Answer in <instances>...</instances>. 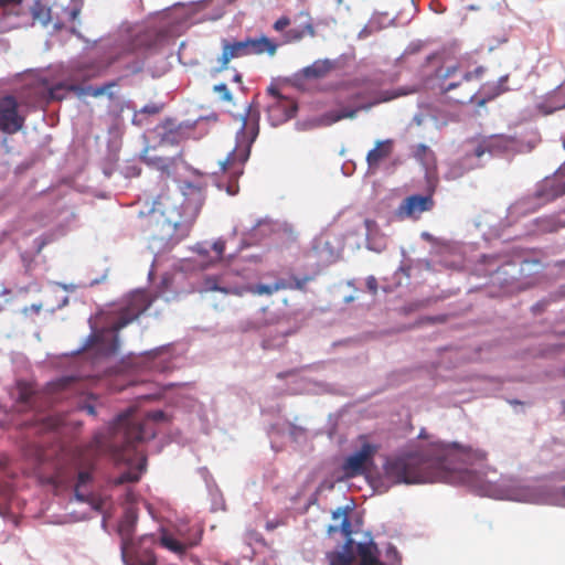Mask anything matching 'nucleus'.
Returning a JSON list of instances; mask_svg holds the SVG:
<instances>
[{
  "mask_svg": "<svg viewBox=\"0 0 565 565\" xmlns=\"http://www.w3.org/2000/svg\"><path fill=\"white\" fill-rule=\"evenodd\" d=\"M418 437L419 438H426L427 437L424 429L419 433Z\"/></svg>",
  "mask_w": 565,
  "mask_h": 565,
  "instance_id": "52",
  "label": "nucleus"
},
{
  "mask_svg": "<svg viewBox=\"0 0 565 565\" xmlns=\"http://www.w3.org/2000/svg\"><path fill=\"white\" fill-rule=\"evenodd\" d=\"M78 14H79V9H73V10L71 11V14H70V15H71V18H72L73 20H75V19L78 17Z\"/></svg>",
  "mask_w": 565,
  "mask_h": 565,
  "instance_id": "51",
  "label": "nucleus"
},
{
  "mask_svg": "<svg viewBox=\"0 0 565 565\" xmlns=\"http://www.w3.org/2000/svg\"><path fill=\"white\" fill-rule=\"evenodd\" d=\"M209 289L211 290H218L224 294H235V295H242V290L238 288H227V287H220L216 282L213 285L209 284Z\"/></svg>",
  "mask_w": 565,
  "mask_h": 565,
  "instance_id": "39",
  "label": "nucleus"
},
{
  "mask_svg": "<svg viewBox=\"0 0 565 565\" xmlns=\"http://www.w3.org/2000/svg\"><path fill=\"white\" fill-rule=\"evenodd\" d=\"M92 480L90 470H82L78 472L77 482L75 484V495L79 501L90 502L96 510L102 509L100 502H97L95 498H90L82 492V488Z\"/></svg>",
  "mask_w": 565,
  "mask_h": 565,
  "instance_id": "26",
  "label": "nucleus"
},
{
  "mask_svg": "<svg viewBox=\"0 0 565 565\" xmlns=\"http://www.w3.org/2000/svg\"><path fill=\"white\" fill-rule=\"evenodd\" d=\"M84 411H86L89 415H95L96 412H95V407L93 405H85L83 407Z\"/></svg>",
  "mask_w": 565,
  "mask_h": 565,
  "instance_id": "49",
  "label": "nucleus"
},
{
  "mask_svg": "<svg viewBox=\"0 0 565 565\" xmlns=\"http://www.w3.org/2000/svg\"><path fill=\"white\" fill-rule=\"evenodd\" d=\"M163 417L164 413L161 411L149 413L148 417L141 422L134 419L130 412L120 414L110 424L107 434L96 433L94 435L87 445L85 456L93 460L102 454L111 452L118 460L129 461L132 456L137 455L138 443L156 436L150 422H159Z\"/></svg>",
  "mask_w": 565,
  "mask_h": 565,
  "instance_id": "2",
  "label": "nucleus"
},
{
  "mask_svg": "<svg viewBox=\"0 0 565 565\" xmlns=\"http://www.w3.org/2000/svg\"><path fill=\"white\" fill-rule=\"evenodd\" d=\"M334 520L341 519L340 527L330 525L328 527L329 533L337 532L340 530L348 539L343 545L342 552H331L328 554L330 565H353L354 555L352 551L353 540L350 537L352 534V525L349 520L348 513L338 509L332 513Z\"/></svg>",
  "mask_w": 565,
  "mask_h": 565,
  "instance_id": "8",
  "label": "nucleus"
},
{
  "mask_svg": "<svg viewBox=\"0 0 565 565\" xmlns=\"http://www.w3.org/2000/svg\"><path fill=\"white\" fill-rule=\"evenodd\" d=\"M419 44L417 45H411L406 51H405V56H407L408 54H412V53H415L418 49H419Z\"/></svg>",
  "mask_w": 565,
  "mask_h": 565,
  "instance_id": "48",
  "label": "nucleus"
},
{
  "mask_svg": "<svg viewBox=\"0 0 565 565\" xmlns=\"http://www.w3.org/2000/svg\"><path fill=\"white\" fill-rule=\"evenodd\" d=\"M212 248L216 254V258L221 259L225 250V242L222 239H217L216 242L213 243Z\"/></svg>",
  "mask_w": 565,
  "mask_h": 565,
  "instance_id": "41",
  "label": "nucleus"
},
{
  "mask_svg": "<svg viewBox=\"0 0 565 565\" xmlns=\"http://www.w3.org/2000/svg\"><path fill=\"white\" fill-rule=\"evenodd\" d=\"M471 73V79L475 77V78H479L482 76V74L484 73V68L482 66H479L477 68H475Z\"/></svg>",
  "mask_w": 565,
  "mask_h": 565,
  "instance_id": "45",
  "label": "nucleus"
},
{
  "mask_svg": "<svg viewBox=\"0 0 565 565\" xmlns=\"http://www.w3.org/2000/svg\"><path fill=\"white\" fill-rule=\"evenodd\" d=\"M145 468H146V458L145 457H139L138 458V465L136 468L134 469H129L122 473H120L116 479H115V484H124V483H129V482H137L139 481L142 472L145 471Z\"/></svg>",
  "mask_w": 565,
  "mask_h": 565,
  "instance_id": "30",
  "label": "nucleus"
},
{
  "mask_svg": "<svg viewBox=\"0 0 565 565\" xmlns=\"http://www.w3.org/2000/svg\"><path fill=\"white\" fill-rule=\"evenodd\" d=\"M264 348H265V349L270 348V344H269L267 341H265V342H264Z\"/></svg>",
  "mask_w": 565,
  "mask_h": 565,
  "instance_id": "54",
  "label": "nucleus"
},
{
  "mask_svg": "<svg viewBox=\"0 0 565 565\" xmlns=\"http://www.w3.org/2000/svg\"><path fill=\"white\" fill-rule=\"evenodd\" d=\"M509 79V75L501 76L497 82H487L481 85L478 90V97L470 92H466L463 95L459 97H455L454 99L458 103H463V98H469V100H473L477 98L476 104L478 106H484L487 103L495 99L503 93L509 90L507 86Z\"/></svg>",
  "mask_w": 565,
  "mask_h": 565,
  "instance_id": "13",
  "label": "nucleus"
},
{
  "mask_svg": "<svg viewBox=\"0 0 565 565\" xmlns=\"http://www.w3.org/2000/svg\"><path fill=\"white\" fill-rule=\"evenodd\" d=\"M390 551H392L394 554H396V553H397V551H396V548H395L394 546H391V547H390Z\"/></svg>",
  "mask_w": 565,
  "mask_h": 565,
  "instance_id": "55",
  "label": "nucleus"
},
{
  "mask_svg": "<svg viewBox=\"0 0 565 565\" xmlns=\"http://www.w3.org/2000/svg\"><path fill=\"white\" fill-rule=\"evenodd\" d=\"M305 33H308L310 35L315 34V29L311 23H307L302 30L290 29L286 33V38L288 41H299L303 38Z\"/></svg>",
  "mask_w": 565,
  "mask_h": 565,
  "instance_id": "36",
  "label": "nucleus"
},
{
  "mask_svg": "<svg viewBox=\"0 0 565 565\" xmlns=\"http://www.w3.org/2000/svg\"><path fill=\"white\" fill-rule=\"evenodd\" d=\"M233 82H235V83H237V84H243V77H242V74L236 73V74L233 76Z\"/></svg>",
  "mask_w": 565,
  "mask_h": 565,
  "instance_id": "50",
  "label": "nucleus"
},
{
  "mask_svg": "<svg viewBox=\"0 0 565 565\" xmlns=\"http://www.w3.org/2000/svg\"><path fill=\"white\" fill-rule=\"evenodd\" d=\"M469 10H481L500 6L504 0H462Z\"/></svg>",
  "mask_w": 565,
  "mask_h": 565,
  "instance_id": "35",
  "label": "nucleus"
},
{
  "mask_svg": "<svg viewBox=\"0 0 565 565\" xmlns=\"http://www.w3.org/2000/svg\"><path fill=\"white\" fill-rule=\"evenodd\" d=\"M431 195H411L403 200L397 209V215L402 218L418 220L424 212L434 207Z\"/></svg>",
  "mask_w": 565,
  "mask_h": 565,
  "instance_id": "15",
  "label": "nucleus"
},
{
  "mask_svg": "<svg viewBox=\"0 0 565 565\" xmlns=\"http://www.w3.org/2000/svg\"><path fill=\"white\" fill-rule=\"evenodd\" d=\"M333 68L329 60H318L301 71V76L306 79H320L326 77Z\"/></svg>",
  "mask_w": 565,
  "mask_h": 565,
  "instance_id": "25",
  "label": "nucleus"
},
{
  "mask_svg": "<svg viewBox=\"0 0 565 565\" xmlns=\"http://www.w3.org/2000/svg\"><path fill=\"white\" fill-rule=\"evenodd\" d=\"M108 97H109V98H113V97H114V94H113V93H108Z\"/></svg>",
  "mask_w": 565,
  "mask_h": 565,
  "instance_id": "56",
  "label": "nucleus"
},
{
  "mask_svg": "<svg viewBox=\"0 0 565 565\" xmlns=\"http://www.w3.org/2000/svg\"><path fill=\"white\" fill-rule=\"evenodd\" d=\"M131 73H138L142 70V63L140 61H134L132 65L128 67Z\"/></svg>",
  "mask_w": 565,
  "mask_h": 565,
  "instance_id": "44",
  "label": "nucleus"
},
{
  "mask_svg": "<svg viewBox=\"0 0 565 565\" xmlns=\"http://www.w3.org/2000/svg\"><path fill=\"white\" fill-rule=\"evenodd\" d=\"M116 85V82H108L97 87L72 84L67 88L68 90L74 92L77 96L90 95L93 97H99L106 94L110 88L115 87Z\"/></svg>",
  "mask_w": 565,
  "mask_h": 565,
  "instance_id": "28",
  "label": "nucleus"
},
{
  "mask_svg": "<svg viewBox=\"0 0 565 565\" xmlns=\"http://www.w3.org/2000/svg\"><path fill=\"white\" fill-rule=\"evenodd\" d=\"M394 150V140L385 139L375 142V147L371 149L366 154V162L369 169L376 170L380 163L390 158Z\"/></svg>",
  "mask_w": 565,
  "mask_h": 565,
  "instance_id": "20",
  "label": "nucleus"
},
{
  "mask_svg": "<svg viewBox=\"0 0 565 565\" xmlns=\"http://www.w3.org/2000/svg\"><path fill=\"white\" fill-rule=\"evenodd\" d=\"M199 185L184 183L180 193H160L145 217L143 226L152 239L173 246L189 236L204 203Z\"/></svg>",
  "mask_w": 565,
  "mask_h": 565,
  "instance_id": "1",
  "label": "nucleus"
},
{
  "mask_svg": "<svg viewBox=\"0 0 565 565\" xmlns=\"http://www.w3.org/2000/svg\"><path fill=\"white\" fill-rule=\"evenodd\" d=\"M413 156L417 161L425 166H429L435 161L434 152L423 143L416 145L413 148Z\"/></svg>",
  "mask_w": 565,
  "mask_h": 565,
  "instance_id": "33",
  "label": "nucleus"
},
{
  "mask_svg": "<svg viewBox=\"0 0 565 565\" xmlns=\"http://www.w3.org/2000/svg\"><path fill=\"white\" fill-rule=\"evenodd\" d=\"M138 520V513L134 505H128L118 525V533L121 539V556L126 557L129 554L130 546L138 545L135 543L132 535Z\"/></svg>",
  "mask_w": 565,
  "mask_h": 565,
  "instance_id": "16",
  "label": "nucleus"
},
{
  "mask_svg": "<svg viewBox=\"0 0 565 565\" xmlns=\"http://www.w3.org/2000/svg\"><path fill=\"white\" fill-rule=\"evenodd\" d=\"M12 394L15 401L14 407L18 412H26L35 407L36 391L32 383L25 381L17 382Z\"/></svg>",
  "mask_w": 565,
  "mask_h": 565,
  "instance_id": "18",
  "label": "nucleus"
},
{
  "mask_svg": "<svg viewBox=\"0 0 565 565\" xmlns=\"http://www.w3.org/2000/svg\"><path fill=\"white\" fill-rule=\"evenodd\" d=\"M356 553L360 557L359 565H383L379 559V548L374 542L359 543Z\"/></svg>",
  "mask_w": 565,
  "mask_h": 565,
  "instance_id": "22",
  "label": "nucleus"
},
{
  "mask_svg": "<svg viewBox=\"0 0 565 565\" xmlns=\"http://www.w3.org/2000/svg\"><path fill=\"white\" fill-rule=\"evenodd\" d=\"M259 134V111L254 108V103L247 107L246 115L242 119V127L236 134L235 148L228 153L223 163L225 171L233 174L243 173V164L248 160L250 148Z\"/></svg>",
  "mask_w": 565,
  "mask_h": 565,
  "instance_id": "5",
  "label": "nucleus"
},
{
  "mask_svg": "<svg viewBox=\"0 0 565 565\" xmlns=\"http://www.w3.org/2000/svg\"><path fill=\"white\" fill-rule=\"evenodd\" d=\"M436 76L439 81L438 87L444 94L456 90L471 81V73L461 70L457 65L446 67L445 70L439 68Z\"/></svg>",
  "mask_w": 565,
  "mask_h": 565,
  "instance_id": "14",
  "label": "nucleus"
},
{
  "mask_svg": "<svg viewBox=\"0 0 565 565\" xmlns=\"http://www.w3.org/2000/svg\"><path fill=\"white\" fill-rule=\"evenodd\" d=\"M160 544L163 547H166L167 550H169L175 554L182 555L186 552L188 548L194 546L196 543L195 542L184 543V542L175 540L167 532H163L160 537Z\"/></svg>",
  "mask_w": 565,
  "mask_h": 565,
  "instance_id": "31",
  "label": "nucleus"
},
{
  "mask_svg": "<svg viewBox=\"0 0 565 565\" xmlns=\"http://www.w3.org/2000/svg\"><path fill=\"white\" fill-rule=\"evenodd\" d=\"M360 109H361L360 107H356V108L344 107L341 109H332V110H329V111H326L324 114H322L319 121L323 126H331L342 119L355 118Z\"/></svg>",
  "mask_w": 565,
  "mask_h": 565,
  "instance_id": "23",
  "label": "nucleus"
},
{
  "mask_svg": "<svg viewBox=\"0 0 565 565\" xmlns=\"http://www.w3.org/2000/svg\"><path fill=\"white\" fill-rule=\"evenodd\" d=\"M244 43L248 55H260L263 53H267L273 56L277 51V45L265 35L256 39L247 38L244 40Z\"/></svg>",
  "mask_w": 565,
  "mask_h": 565,
  "instance_id": "21",
  "label": "nucleus"
},
{
  "mask_svg": "<svg viewBox=\"0 0 565 565\" xmlns=\"http://www.w3.org/2000/svg\"><path fill=\"white\" fill-rule=\"evenodd\" d=\"M379 446L370 443H363L361 448L347 457L342 463V471L347 478H353L365 473L373 463L374 456L379 451Z\"/></svg>",
  "mask_w": 565,
  "mask_h": 565,
  "instance_id": "10",
  "label": "nucleus"
},
{
  "mask_svg": "<svg viewBox=\"0 0 565 565\" xmlns=\"http://www.w3.org/2000/svg\"><path fill=\"white\" fill-rule=\"evenodd\" d=\"M246 46L243 41H228L222 40V54L217 58L218 68L217 72H223L228 68V64L234 58L248 56Z\"/></svg>",
  "mask_w": 565,
  "mask_h": 565,
  "instance_id": "19",
  "label": "nucleus"
},
{
  "mask_svg": "<svg viewBox=\"0 0 565 565\" xmlns=\"http://www.w3.org/2000/svg\"><path fill=\"white\" fill-rule=\"evenodd\" d=\"M366 287H367V289H369L372 294H376V291H377V280L375 279V277L370 276V277L366 279Z\"/></svg>",
  "mask_w": 565,
  "mask_h": 565,
  "instance_id": "43",
  "label": "nucleus"
},
{
  "mask_svg": "<svg viewBox=\"0 0 565 565\" xmlns=\"http://www.w3.org/2000/svg\"><path fill=\"white\" fill-rule=\"evenodd\" d=\"M136 50L135 44H128L120 49V52H118L115 55H111L109 61L105 65H85L81 68H78L74 73V78L77 81H89L92 78H95L99 76L108 66L114 64L115 62L119 61L124 55L130 54Z\"/></svg>",
  "mask_w": 565,
  "mask_h": 565,
  "instance_id": "17",
  "label": "nucleus"
},
{
  "mask_svg": "<svg viewBox=\"0 0 565 565\" xmlns=\"http://www.w3.org/2000/svg\"><path fill=\"white\" fill-rule=\"evenodd\" d=\"M25 124V117L19 113V103L15 97L7 95L0 98V131L13 135L20 131Z\"/></svg>",
  "mask_w": 565,
  "mask_h": 565,
  "instance_id": "11",
  "label": "nucleus"
},
{
  "mask_svg": "<svg viewBox=\"0 0 565 565\" xmlns=\"http://www.w3.org/2000/svg\"><path fill=\"white\" fill-rule=\"evenodd\" d=\"M537 233H554L565 227V217L561 214L542 216L535 220Z\"/></svg>",
  "mask_w": 565,
  "mask_h": 565,
  "instance_id": "24",
  "label": "nucleus"
},
{
  "mask_svg": "<svg viewBox=\"0 0 565 565\" xmlns=\"http://www.w3.org/2000/svg\"><path fill=\"white\" fill-rule=\"evenodd\" d=\"M409 92L408 90H405V92H401V93H390V92H383L381 93V97L379 98L377 103L380 102H388V100H392L398 96H402V95H407Z\"/></svg>",
  "mask_w": 565,
  "mask_h": 565,
  "instance_id": "40",
  "label": "nucleus"
},
{
  "mask_svg": "<svg viewBox=\"0 0 565 565\" xmlns=\"http://www.w3.org/2000/svg\"><path fill=\"white\" fill-rule=\"evenodd\" d=\"M213 92L218 95V99L224 103L232 104L234 102L233 95L225 83H218L213 86Z\"/></svg>",
  "mask_w": 565,
  "mask_h": 565,
  "instance_id": "37",
  "label": "nucleus"
},
{
  "mask_svg": "<svg viewBox=\"0 0 565 565\" xmlns=\"http://www.w3.org/2000/svg\"><path fill=\"white\" fill-rule=\"evenodd\" d=\"M156 544L153 534L142 535L138 545L130 546L129 554L124 558L126 565H157V558L152 551Z\"/></svg>",
  "mask_w": 565,
  "mask_h": 565,
  "instance_id": "12",
  "label": "nucleus"
},
{
  "mask_svg": "<svg viewBox=\"0 0 565 565\" xmlns=\"http://www.w3.org/2000/svg\"><path fill=\"white\" fill-rule=\"evenodd\" d=\"M310 280H312V277H310V276H305L302 278L292 277L290 280H287L288 282L291 284V287H289L288 289L305 290L306 289V285Z\"/></svg>",
  "mask_w": 565,
  "mask_h": 565,
  "instance_id": "38",
  "label": "nucleus"
},
{
  "mask_svg": "<svg viewBox=\"0 0 565 565\" xmlns=\"http://www.w3.org/2000/svg\"><path fill=\"white\" fill-rule=\"evenodd\" d=\"M33 17H34V18L41 17V13H40V12H38V11H35V10H33Z\"/></svg>",
  "mask_w": 565,
  "mask_h": 565,
  "instance_id": "53",
  "label": "nucleus"
},
{
  "mask_svg": "<svg viewBox=\"0 0 565 565\" xmlns=\"http://www.w3.org/2000/svg\"><path fill=\"white\" fill-rule=\"evenodd\" d=\"M79 377L76 375H65L50 382L46 390L50 394H57L68 390H74L78 384Z\"/></svg>",
  "mask_w": 565,
  "mask_h": 565,
  "instance_id": "27",
  "label": "nucleus"
},
{
  "mask_svg": "<svg viewBox=\"0 0 565 565\" xmlns=\"http://www.w3.org/2000/svg\"><path fill=\"white\" fill-rule=\"evenodd\" d=\"M289 24L290 20L287 17H281L274 23V29L280 32L284 31Z\"/></svg>",
  "mask_w": 565,
  "mask_h": 565,
  "instance_id": "42",
  "label": "nucleus"
},
{
  "mask_svg": "<svg viewBox=\"0 0 565 565\" xmlns=\"http://www.w3.org/2000/svg\"><path fill=\"white\" fill-rule=\"evenodd\" d=\"M284 376H285V375H284L282 373H279V374H278V377H279V379H282Z\"/></svg>",
  "mask_w": 565,
  "mask_h": 565,
  "instance_id": "57",
  "label": "nucleus"
},
{
  "mask_svg": "<svg viewBox=\"0 0 565 565\" xmlns=\"http://www.w3.org/2000/svg\"><path fill=\"white\" fill-rule=\"evenodd\" d=\"M147 164L152 167L153 169L160 171L163 175L170 177L175 171V160L173 158H148L146 160Z\"/></svg>",
  "mask_w": 565,
  "mask_h": 565,
  "instance_id": "32",
  "label": "nucleus"
},
{
  "mask_svg": "<svg viewBox=\"0 0 565 565\" xmlns=\"http://www.w3.org/2000/svg\"><path fill=\"white\" fill-rule=\"evenodd\" d=\"M151 305L148 295L141 291L134 292L124 307L118 311L117 319L107 329L93 333L88 338V347L96 345L102 355L109 356L118 352V332L139 318Z\"/></svg>",
  "mask_w": 565,
  "mask_h": 565,
  "instance_id": "4",
  "label": "nucleus"
},
{
  "mask_svg": "<svg viewBox=\"0 0 565 565\" xmlns=\"http://www.w3.org/2000/svg\"><path fill=\"white\" fill-rule=\"evenodd\" d=\"M63 86L62 85H57L55 87L52 88L51 90V94L54 98H62V96L58 95V90L62 88Z\"/></svg>",
  "mask_w": 565,
  "mask_h": 565,
  "instance_id": "47",
  "label": "nucleus"
},
{
  "mask_svg": "<svg viewBox=\"0 0 565 565\" xmlns=\"http://www.w3.org/2000/svg\"><path fill=\"white\" fill-rule=\"evenodd\" d=\"M516 145V139L508 135L473 137L466 141V152L460 163L466 170L480 168L484 154L493 157L509 153L515 150Z\"/></svg>",
  "mask_w": 565,
  "mask_h": 565,
  "instance_id": "6",
  "label": "nucleus"
},
{
  "mask_svg": "<svg viewBox=\"0 0 565 565\" xmlns=\"http://www.w3.org/2000/svg\"><path fill=\"white\" fill-rule=\"evenodd\" d=\"M565 194V162L553 175L536 184L533 194L520 200L514 209L519 212H534Z\"/></svg>",
  "mask_w": 565,
  "mask_h": 565,
  "instance_id": "7",
  "label": "nucleus"
},
{
  "mask_svg": "<svg viewBox=\"0 0 565 565\" xmlns=\"http://www.w3.org/2000/svg\"><path fill=\"white\" fill-rule=\"evenodd\" d=\"M563 147H564V149H565V139L563 140Z\"/></svg>",
  "mask_w": 565,
  "mask_h": 565,
  "instance_id": "58",
  "label": "nucleus"
},
{
  "mask_svg": "<svg viewBox=\"0 0 565 565\" xmlns=\"http://www.w3.org/2000/svg\"><path fill=\"white\" fill-rule=\"evenodd\" d=\"M267 93L271 97L267 115L273 126H279L296 115L298 107L292 98L280 94L275 86H269Z\"/></svg>",
  "mask_w": 565,
  "mask_h": 565,
  "instance_id": "9",
  "label": "nucleus"
},
{
  "mask_svg": "<svg viewBox=\"0 0 565 565\" xmlns=\"http://www.w3.org/2000/svg\"><path fill=\"white\" fill-rule=\"evenodd\" d=\"M291 287V284L288 282L286 279H277L271 285H265V284H257L254 286H250L248 290L254 295H273L276 291L285 290L287 288Z\"/></svg>",
  "mask_w": 565,
  "mask_h": 565,
  "instance_id": "29",
  "label": "nucleus"
},
{
  "mask_svg": "<svg viewBox=\"0 0 565 565\" xmlns=\"http://www.w3.org/2000/svg\"><path fill=\"white\" fill-rule=\"evenodd\" d=\"M445 459V445L433 443L427 452H407L388 458L383 469L385 477L394 483L435 482L437 480L435 470L444 466Z\"/></svg>",
  "mask_w": 565,
  "mask_h": 565,
  "instance_id": "3",
  "label": "nucleus"
},
{
  "mask_svg": "<svg viewBox=\"0 0 565 565\" xmlns=\"http://www.w3.org/2000/svg\"><path fill=\"white\" fill-rule=\"evenodd\" d=\"M159 110H160V109H159V107H157V106H146V107L142 109V111H143V113H147V114H157V113H159Z\"/></svg>",
  "mask_w": 565,
  "mask_h": 565,
  "instance_id": "46",
  "label": "nucleus"
},
{
  "mask_svg": "<svg viewBox=\"0 0 565 565\" xmlns=\"http://www.w3.org/2000/svg\"><path fill=\"white\" fill-rule=\"evenodd\" d=\"M23 0H0V9H2V15L8 17L11 14H22L20 7Z\"/></svg>",
  "mask_w": 565,
  "mask_h": 565,
  "instance_id": "34",
  "label": "nucleus"
}]
</instances>
